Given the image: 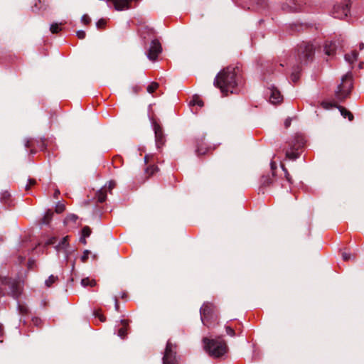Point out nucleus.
Listing matches in <instances>:
<instances>
[{"label":"nucleus","mask_w":364,"mask_h":364,"mask_svg":"<svg viewBox=\"0 0 364 364\" xmlns=\"http://www.w3.org/2000/svg\"><path fill=\"white\" fill-rule=\"evenodd\" d=\"M214 85L225 95L233 93L237 85L235 68L228 67L220 71L215 77Z\"/></svg>","instance_id":"1"},{"label":"nucleus","mask_w":364,"mask_h":364,"mask_svg":"<svg viewBox=\"0 0 364 364\" xmlns=\"http://www.w3.org/2000/svg\"><path fill=\"white\" fill-rule=\"evenodd\" d=\"M203 341L205 350L213 358H220L228 350L226 343L220 337L216 339L204 338Z\"/></svg>","instance_id":"2"},{"label":"nucleus","mask_w":364,"mask_h":364,"mask_svg":"<svg viewBox=\"0 0 364 364\" xmlns=\"http://www.w3.org/2000/svg\"><path fill=\"white\" fill-rule=\"evenodd\" d=\"M316 46L310 43L303 42L298 46L296 51V60L301 64H307L311 62L314 57Z\"/></svg>","instance_id":"3"},{"label":"nucleus","mask_w":364,"mask_h":364,"mask_svg":"<svg viewBox=\"0 0 364 364\" xmlns=\"http://www.w3.org/2000/svg\"><path fill=\"white\" fill-rule=\"evenodd\" d=\"M352 85L353 84L350 76L348 75H344L341 79V84L338 85L337 89L335 91L336 97L339 101H343L345 100L349 95L352 88Z\"/></svg>","instance_id":"4"},{"label":"nucleus","mask_w":364,"mask_h":364,"mask_svg":"<svg viewBox=\"0 0 364 364\" xmlns=\"http://www.w3.org/2000/svg\"><path fill=\"white\" fill-rule=\"evenodd\" d=\"M163 364H178L176 356V346L173 344L170 340L166 343L163 357Z\"/></svg>","instance_id":"5"},{"label":"nucleus","mask_w":364,"mask_h":364,"mask_svg":"<svg viewBox=\"0 0 364 364\" xmlns=\"http://www.w3.org/2000/svg\"><path fill=\"white\" fill-rule=\"evenodd\" d=\"M349 12L350 9L346 1L338 2L333 7V16L335 18H343L346 17Z\"/></svg>","instance_id":"6"},{"label":"nucleus","mask_w":364,"mask_h":364,"mask_svg":"<svg viewBox=\"0 0 364 364\" xmlns=\"http://www.w3.org/2000/svg\"><path fill=\"white\" fill-rule=\"evenodd\" d=\"M153 128L155 134V142L157 149H160L166 141L165 136L161 126L156 122H153Z\"/></svg>","instance_id":"7"},{"label":"nucleus","mask_w":364,"mask_h":364,"mask_svg":"<svg viewBox=\"0 0 364 364\" xmlns=\"http://www.w3.org/2000/svg\"><path fill=\"white\" fill-rule=\"evenodd\" d=\"M162 50L161 43L158 40H153L147 53V58L151 60H155Z\"/></svg>","instance_id":"8"},{"label":"nucleus","mask_w":364,"mask_h":364,"mask_svg":"<svg viewBox=\"0 0 364 364\" xmlns=\"http://www.w3.org/2000/svg\"><path fill=\"white\" fill-rule=\"evenodd\" d=\"M115 186L114 181H109L108 184H105L100 190H99L96 193V197L97 201L100 203H103L105 201L107 198V191H111Z\"/></svg>","instance_id":"9"},{"label":"nucleus","mask_w":364,"mask_h":364,"mask_svg":"<svg viewBox=\"0 0 364 364\" xmlns=\"http://www.w3.org/2000/svg\"><path fill=\"white\" fill-rule=\"evenodd\" d=\"M68 236L64 237L58 245L56 246L58 253L63 252L65 260L68 259L70 250H69V244L68 242Z\"/></svg>","instance_id":"10"},{"label":"nucleus","mask_w":364,"mask_h":364,"mask_svg":"<svg viewBox=\"0 0 364 364\" xmlns=\"http://www.w3.org/2000/svg\"><path fill=\"white\" fill-rule=\"evenodd\" d=\"M269 100L272 104L279 103L282 100V96L277 87L272 86L269 88Z\"/></svg>","instance_id":"11"},{"label":"nucleus","mask_w":364,"mask_h":364,"mask_svg":"<svg viewBox=\"0 0 364 364\" xmlns=\"http://www.w3.org/2000/svg\"><path fill=\"white\" fill-rule=\"evenodd\" d=\"M201 321L205 326H208L205 320L213 316L211 306L208 304H204L200 309Z\"/></svg>","instance_id":"12"},{"label":"nucleus","mask_w":364,"mask_h":364,"mask_svg":"<svg viewBox=\"0 0 364 364\" xmlns=\"http://www.w3.org/2000/svg\"><path fill=\"white\" fill-rule=\"evenodd\" d=\"M132 0H108L114 4V9L117 11H122L124 9H129V3Z\"/></svg>","instance_id":"13"},{"label":"nucleus","mask_w":364,"mask_h":364,"mask_svg":"<svg viewBox=\"0 0 364 364\" xmlns=\"http://www.w3.org/2000/svg\"><path fill=\"white\" fill-rule=\"evenodd\" d=\"M336 48L337 46L336 44V42H326L324 46V52L327 55H333L336 52Z\"/></svg>","instance_id":"14"},{"label":"nucleus","mask_w":364,"mask_h":364,"mask_svg":"<svg viewBox=\"0 0 364 364\" xmlns=\"http://www.w3.org/2000/svg\"><path fill=\"white\" fill-rule=\"evenodd\" d=\"M305 144V140L302 136H296L294 140L290 143L289 146H293L296 150L302 147Z\"/></svg>","instance_id":"15"},{"label":"nucleus","mask_w":364,"mask_h":364,"mask_svg":"<svg viewBox=\"0 0 364 364\" xmlns=\"http://www.w3.org/2000/svg\"><path fill=\"white\" fill-rule=\"evenodd\" d=\"M10 290L13 297L15 299H17L21 293L20 286L15 282L11 283Z\"/></svg>","instance_id":"16"},{"label":"nucleus","mask_w":364,"mask_h":364,"mask_svg":"<svg viewBox=\"0 0 364 364\" xmlns=\"http://www.w3.org/2000/svg\"><path fill=\"white\" fill-rule=\"evenodd\" d=\"M296 148H294L293 146H290V149H287L286 151V158L290 160H296L299 156V154L297 152Z\"/></svg>","instance_id":"17"},{"label":"nucleus","mask_w":364,"mask_h":364,"mask_svg":"<svg viewBox=\"0 0 364 364\" xmlns=\"http://www.w3.org/2000/svg\"><path fill=\"white\" fill-rule=\"evenodd\" d=\"M274 174H267L263 176L261 178L260 183L262 186H269L273 181Z\"/></svg>","instance_id":"18"},{"label":"nucleus","mask_w":364,"mask_h":364,"mask_svg":"<svg viewBox=\"0 0 364 364\" xmlns=\"http://www.w3.org/2000/svg\"><path fill=\"white\" fill-rule=\"evenodd\" d=\"M358 53L356 51H352L350 53L345 55V60L349 63H353L358 58Z\"/></svg>","instance_id":"19"},{"label":"nucleus","mask_w":364,"mask_h":364,"mask_svg":"<svg viewBox=\"0 0 364 364\" xmlns=\"http://www.w3.org/2000/svg\"><path fill=\"white\" fill-rule=\"evenodd\" d=\"M121 322L124 325V326L118 330V336H119L122 339H124L127 336L126 325H127V323L125 320H121Z\"/></svg>","instance_id":"20"},{"label":"nucleus","mask_w":364,"mask_h":364,"mask_svg":"<svg viewBox=\"0 0 364 364\" xmlns=\"http://www.w3.org/2000/svg\"><path fill=\"white\" fill-rule=\"evenodd\" d=\"M53 215V213L50 210H48L44 215L41 223L43 225H48L52 220Z\"/></svg>","instance_id":"21"},{"label":"nucleus","mask_w":364,"mask_h":364,"mask_svg":"<svg viewBox=\"0 0 364 364\" xmlns=\"http://www.w3.org/2000/svg\"><path fill=\"white\" fill-rule=\"evenodd\" d=\"M338 109L342 116L344 117H348L349 121H352L353 119V115L350 112L343 107H338Z\"/></svg>","instance_id":"22"},{"label":"nucleus","mask_w":364,"mask_h":364,"mask_svg":"<svg viewBox=\"0 0 364 364\" xmlns=\"http://www.w3.org/2000/svg\"><path fill=\"white\" fill-rule=\"evenodd\" d=\"M96 284L95 279H90L88 277L84 278L81 280V285L84 287L87 286L94 287Z\"/></svg>","instance_id":"23"},{"label":"nucleus","mask_w":364,"mask_h":364,"mask_svg":"<svg viewBox=\"0 0 364 364\" xmlns=\"http://www.w3.org/2000/svg\"><path fill=\"white\" fill-rule=\"evenodd\" d=\"M282 9L287 11H296L300 9L299 6H297L295 3L293 4V5L289 6V5H283Z\"/></svg>","instance_id":"24"},{"label":"nucleus","mask_w":364,"mask_h":364,"mask_svg":"<svg viewBox=\"0 0 364 364\" xmlns=\"http://www.w3.org/2000/svg\"><path fill=\"white\" fill-rule=\"evenodd\" d=\"M58 277L54 275H50L49 277L45 281V284L46 287H50L53 284H54L58 280Z\"/></svg>","instance_id":"25"},{"label":"nucleus","mask_w":364,"mask_h":364,"mask_svg":"<svg viewBox=\"0 0 364 364\" xmlns=\"http://www.w3.org/2000/svg\"><path fill=\"white\" fill-rule=\"evenodd\" d=\"M11 195L8 191H4L1 193L0 199L2 203H6L10 198Z\"/></svg>","instance_id":"26"},{"label":"nucleus","mask_w":364,"mask_h":364,"mask_svg":"<svg viewBox=\"0 0 364 364\" xmlns=\"http://www.w3.org/2000/svg\"><path fill=\"white\" fill-rule=\"evenodd\" d=\"M50 30L53 33H57L61 30V28L60 27V24L55 23L50 25Z\"/></svg>","instance_id":"27"},{"label":"nucleus","mask_w":364,"mask_h":364,"mask_svg":"<svg viewBox=\"0 0 364 364\" xmlns=\"http://www.w3.org/2000/svg\"><path fill=\"white\" fill-rule=\"evenodd\" d=\"M158 87L159 84L157 82H151L150 85H148L146 88L147 92L149 93H152L157 89Z\"/></svg>","instance_id":"28"},{"label":"nucleus","mask_w":364,"mask_h":364,"mask_svg":"<svg viewBox=\"0 0 364 364\" xmlns=\"http://www.w3.org/2000/svg\"><path fill=\"white\" fill-rule=\"evenodd\" d=\"M18 309L21 314H26L28 312V307L23 304H18Z\"/></svg>","instance_id":"29"},{"label":"nucleus","mask_w":364,"mask_h":364,"mask_svg":"<svg viewBox=\"0 0 364 364\" xmlns=\"http://www.w3.org/2000/svg\"><path fill=\"white\" fill-rule=\"evenodd\" d=\"M65 209V206L63 203H58L55 205V212L57 213H60L62 212H63Z\"/></svg>","instance_id":"30"},{"label":"nucleus","mask_w":364,"mask_h":364,"mask_svg":"<svg viewBox=\"0 0 364 364\" xmlns=\"http://www.w3.org/2000/svg\"><path fill=\"white\" fill-rule=\"evenodd\" d=\"M91 234V230L88 226H85L82 230V235L84 237H87Z\"/></svg>","instance_id":"31"},{"label":"nucleus","mask_w":364,"mask_h":364,"mask_svg":"<svg viewBox=\"0 0 364 364\" xmlns=\"http://www.w3.org/2000/svg\"><path fill=\"white\" fill-rule=\"evenodd\" d=\"M159 168L156 166H151L146 169V172L149 175H153L155 172L158 171Z\"/></svg>","instance_id":"32"},{"label":"nucleus","mask_w":364,"mask_h":364,"mask_svg":"<svg viewBox=\"0 0 364 364\" xmlns=\"http://www.w3.org/2000/svg\"><path fill=\"white\" fill-rule=\"evenodd\" d=\"M298 68L294 70L292 73H291V80L294 82H296L298 79H299V70H298Z\"/></svg>","instance_id":"33"},{"label":"nucleus","mask_w":364,"mask_h":364,"mask_svg":"<svg viewBox=\"0 0 364 364\" xmlns=\"http://www.w3.org/2000/svg\"><path fill=\"white\" fill-rule=\"evenodd\" d=\"M191 103L194 105H198L199 107L203 106V102L201 100H200L198 97H195L192 100Z\"/></svg>","instance_id":"34"},{"label":"nucleus","mask_w":364,"mask_h":364,"mask_svg":"<svg viewBox=\"0 0 364 364\" xmlns=\"http://www.w3.org/2000/svg\"><path fill=\"white\" fill-rule=\"evenodd\" d=\"M77 219V216L76 215L70 214L67 216L65 221L66 222H68V221L75 222Z\"/></svg>","instance_id":"35"},{"label":"nucleus","mask_w":364,"mask_h":364,"mask_svg":"<svg viewBox=\"0 0 364 364\" xmlns=\"http://www.w3.org/2000/svg\"><path fill=\"white\" fill-rule=\"evenodd\" d=\"M81 22L84 24H88L90 22V18L87 14H85L81 17Z\"/></svg>","instance_id":"36"},{"label":"nucleus","mask_w":364,"mask_h":364,"mask_svg":"<svg viewBox=\"0 0 364 364\" xmlns=\"http://www.w3.org/2000/svg\"><path fill=\"white\" fill-rule=\"evenodd\" d=\"M282 170L284 171V174H285V178L289 182L291 183V178L290 177V175L289 173H288L287 168L282 165Z\"/></svg>","instance_id":"37"},{"label":"nucleus","mask_w":364,"mask_h":364,"mask_svg":"<svg viewBox=\"0 0 364 364\" xmlns=\"http://www.w3.org/2000/svg\"><path fill=\"white\" fill-rule=\"evenodd\" d=\"M225 330H226V333L228 335H229L232 337L235 336V331L231 327L226 326Z\"/></svg>","instance_id":"38"},{"label":"nucleus","mask_w":364,"mask_h":364,"mask_svg":"<svg viewBox=\"0 0 364 364\" xmlns=\"http://www.w3.org/2000/svg\"><path fill=\"white\" fill-rule=\"evenodd\" d=\"M207 149L200 148L198 146L196 152L198 155H203L205 154Z\"/></svg>","instance_id":"39"},{"label":"nucleus","mask_w":364,"mask_h":364,"mask_svg":"<svg viewBox=\"0 0 364 364\" xmlns=\"http://www.w3.org/2000/svg\"><path fill=\"white\" fill-rule=\"evenodd\" d=\"M76 35H77L78 38L83 39V38H85L86 34H85V32L84 31L80 30V31H77Z\"/></svg>","instance_id":"40"},{"label":"nucleus","mask_w":364,"mask_h":364,"mask_svg":"<svg viewBox=\"0 0 364 364\" xmlns=\"http://www.w3.org/2000/svg\"><path fill=\"white\" fill-rule=\"evenodd\" d=\"M106 23V21L105 19L102 18V19H100L97 23H96V26L98 28H100L102 27H103Z\"/></svg>","instance_id":"41"},{"label":"nucleus","mask_w":364,"mask_h":364,"mask_svg":"<svg viewBox=\"0 0 364 364\" xmlns=\"http://www.w3.org/2000/svg\"><path fill=\"white\" fill-rule=\"evenodd\" d=\"M90 252L89 250H85L83 252V255L81 257V260L82 262H85L87 260V259L88 258V255H89Z\"/></svg>","instance_id":"42"},{"label":"nucleus","mask_w":364,"mask_h":364,"mask_svg":"<svg viewBox=\"0 0 364 364\" xmlns=\"http://www.w3.org/2000/svg\"><path fill=\"white\" fill-rule=\"evenodd\" d=\"M94 316L95 317H98L101 322H104L105 321V318L97 311L94 313Z\"/></svg>","instance_id":"43"},{"label":"nucleus","mask_w":364,"mask_h":364,"mask_svg":"<svg viewBox=\"0 0 364 364\" xmlns=\"http://www.w3.org/2000/svg\"><path fill=\"white\" fill-rule=\"evenodd\" d=\"M36 181L33 179H28V183L26 185L25 188L26 190H28L30 188V186L35 184Z\"/></svg>","instance_id":"44"},{"label":"nucleus","mask_w":364,"mask_h":364,"mask_svg":"<svg viewBox=\"0 0 364 364\" xmlns=\"http://www.w3.org/2000/svg\"><path fill=\"white\" fill-rule=\"evenodd\" d=\"M291 119L290 117L287 118L284 121V127L288 128L291 125Z\"/></svg>","instance_id":"45"},{"label":"nucleus","mask_w":364,"mask_h":364,"mask_svg":"<svg viewBox=\"0 0 364 364\" xmlns=\"http://www.w3.org/2000/svg\"><path fill=\"white\" fill-rule=\"evenodd\" d=\"M342 257L344 260H348L351 258V255L348 253H346V252H343L342 254Z\"/></svg>","instance_id":"46"},{"label":"nucleus","mask_w":364,"mask_h":364,"mask_svg":"<svg viewBox=\"0 0 364 364\" xmlns=\"http://www.w3.org/2000/svg\"><path fill=\"white\" fill-rule=\"evenodd\" d=\"M32 321H33V324L36 326H38L41 323V320L38 318H33L32 319Z\"/></svg>","instance_id":"47"},{"label":"nucleus","mask_w":364,"mask_h":364,"mask_svg":"<svg viewBox=\"0 0 364 364\" xmlns=\"http://www.w3.org/2000/svg\"><path fill=\"white\" fill-rule=\"evenodd\" d=\"M86 237H82L80 240V242L82 243L83 245H86L87 244V241L85 240Z\"/></svg>","instance_id":"48"},{"label":"nucleus","mask_w":364,"mask_h":364,"mask_svg":"<svg viewBox=\"0 0 364 364\" xmlns=\"http://www.w3.org/2000/svg\"><path fill=\"white\" fill-rule=\"evenodd\" d=\"M59 194H60L59 190H55V191L54 193V197L57 198Z\"/></svg>","instance_id":"49"},{"label":"nucleus","mask_w":364,"mask_h":364,"mask_svg":"<svg viewBox=\"0 0 364 364\" xmlns=\"http://www.w3.org/2000/svg\"><path fill=\"white\" fill-rule=\"evenodd\" d=\"M3 333V326L1 324H0V336H2Z\"/></svg>","instance_id":"50"},{"label":"nucleus","mask_w":364,"mask_h":364,"mask_svg":"<svg viewBox=\"0 0 364 364\" xmlns=\"http://www.w3.org/2000/svg\"><path fill=\"white\" fill-rule=\"evenodd\" d=\"M359 48L360 50H363L364 48V43H360V45H359Z\"/></svg>","instance_id":"51"},{"label":"nucleus","mask_w":364,"mask_h":364,"mask_svg":"<svg viewBox=\"0 0 364 364\" xmlns=\"http://www.w3.org/2000/svg\"><path fill=\"white\" fill-rule=\"evenodd\" d=\"M149 155H146V156H144V161H145L146 163L148 161V160H149Z\"/></svg>","instance_id":"52"},{"label":"nucleus","mask_w":364,"mask_h":364,"mask_svg":"<svg viewBox=\"0 0 364 364\" xmlns=\"http://www.w3.org/2000/svg\"><path fill=\"white\" fill-rule=\"evenodd\" d=\"M115 309H116V310H117V309H118V304H117V299H115Z\"/></svg>","instance_id":"53"},{"label":"nucleus","mask_w":364,"mask_h":364,"mask_svg":"<svg viewBox=\"0 0 364 364\" xmlns=\"http://www.w3.org/2000/svg\"><path fill=\"white\" fill-rule=\"evenodd\" d=\"M274 163L272 162V163H271V166H272V169L274 168Z\"/></svg>","instance_id":"54"},{"label":"nucleus","mask_w":364,"mask_h":364,"mask_svg":"<svg viewBox=\"0 0 364 364\" xmlns=\"http://www.w3.org/2000/svg\"><path fill=\"white\" fill-rule=\"evenodd\" d=\"M28 144H29V141H27L26 144V146H28Z\"/></svg>","instance_id":"55"}]
</instances>
